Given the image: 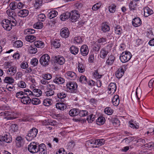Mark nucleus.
<instances>
[{"mask_svg": "<svg viewBox=\"0 0 154 154\" xmlns=\"http://www.w3.org/2000/svg\"><path fill=\"white\" fill-rule=\"evenodd\" d=\"M105 121V118L102 116H100L96 120V122L98 125H102L103 124Z\"/></svg>", "mask_w": 154, "mask_h": 154, "instance_id": "obj_40", "label": "nucleus"}, {"mask_svg": "<svg viewBox=\"0 0 154 154\" xmlns=\"http://www.w3.org/2000/svg\"><path fill=\"white\" fill-rule=\"evenodd\" d=\"M101 30L104 33L109 32L110 30V27L106 23H103L101 26Z\"/></svg>", "mask_w": 154, "mask_h": 154, "instance_id": "obj_23", "label": "nucleus"}, {"mask_svg": "<svg viewBox=\"0 0 154 154\" xmlns=\"http://www.w3.org/2000/svg\"><path fill=\"white\" fill-rule=\"evenodd\" d=\"M26 40L28 42H32L36 39V37L32 35H29L25 37Z\"/></svg>", "mask_w": 154, "mask_h": 154, "instance_id": "obj_36", "label": "nucleus"}, {"mask_svg": "<svg viewBox=\"0 0 154 154\" xmlns=\"http://www.w3.org/2000/svg\"><path fill=\"white\" fill-rule=\"evenodd\" d=\"M33 27L35 29H41L43 27V24L41 22L38 21L34 24Z\"/></svg>", "mask_w": 154, "mask_h": 154, "instance_id": "obj_44", "label": "nucleus"}, {"mask_svg": "<svg viewBox=\"0 0 154 154\" xmlns=\"http://www.w3.org/2000/svg\"><path fill=\"white\" fill-rule=\"evenodd\" d=\"M57 98L59 99H60V100L62 102L63 101L62 99L66 97L67 94L63 92H59L57 93Z\"/></svg>", "mask_w": 154, "mask_h": 154, "instance_id": "obj_39", "label": "nucleus"}, {"mask_svg": "<svg viewBox=\"0 0 154 154\" xmlns=\"http://www.w3.org/2000/svg\"><path fill=\"white\" fill-rule=\"evenodd\" d=\"M54 82L57 84H61L64 82V79L59 75H57L55 78L54 79Z\"/></svg>", "mask_w": 154, "mask_h": 154, "instance_id": "obj_21", "label": "nucleus"}, {"mask_svg": "<svg viewBox=\"0 0 154 154\" xmlns=\"http://www.w3.org/2000/svg\"><path fill=\"white\" fill-rule=\"evenodd\" d=\"M17 116V113L11 110L6 111L5 117L4 118L7 120H13L16 119Z\"/></svg>", "mask_w": 154, "mask_h": 154, "instance_id": "obj_8", "label": "nucleus"}, {"mask_svg": "<svg viewBox=\"0 0 154 154\" xmlns=\"http://www.w3.org/2000/svg\"><path fill=\"white\" fill-rule=\"evenodd\" d=\"M58 14L57 11L53 10L49 13L48 16L50 19H52L56 17Z\"/></svg>", "mask_w": 154, "mask_h": 154, "instance_id": "obj_42", "label": "nucleus"}, {"mask_svg": "<svg viewBox=\"0 0 154 154\" xmlns=\"http://www.w3.org/2000/svg\"><path fill=\"white\" fill-rule=\"evenodd\" d=\"M108 93L110 94L114 93L116 90V85L115 83H111L108 87Z\"/></svg>", "mask_w": 154, "mask_h": 154, "instance_id": "obj_12", "label": "nucleus"}, {"mask_svg": "<svg viewBox=\"0 0 154 154\" xmlns=\"http://www.w3.org/2000/svg\"><path fill=\"white\" fill-rule=\"evenodd\" d=\"M66 90L67 92L71 93H75L77 91L78 85L74 82H69L67 83Z\"/></svg>", "mask_w": 154, "mask_h": 154, "instance_id": "obj_3", "label": "nucleus"}, {"mask_svg": "<svg viewBox=\"0 0 154 154\" xmlns=\"http://www.w3.org/2000/svg\"><path fill=\"white\" fill-rule=\"evenodd\" d=\"M3 139H5L4 142L7 143H10L11 142L12 139L9 133H7L3 136Z\"/></svg>", "mask_w": 154, "mask_h": 154, "instance_id": "obj_38", "label": "nucleus"}, {"mask_svg": "<svg viewBox=\"0 0 154 154\" xmlns=\"http://www.w3.org/2000/svg\"><path fill=\"white\" fill-rule=\"evenodd\" d=\"M35 32L34 29H25L24 31V34L25 35H29L33 34Z\"/></svg>", "mask_w": 154, "mask_h": 154, "instance_id": "obj_49", "label": "nucleus"}, {"mask_svg": "<svg viewBox=\"0 0 154 154\" xmlns=\"http://www.w3.org/2000/svg\"><path fill=\"white\" fill-rule=\"evenodd\" d=\"M54 60L55 62L60 65H63L65 62L64 58L61 56L59 55L56 56Z\"/></svg>", "mask_w": 154, "mask_h": 154, "instance_id": "obj_17", "label": "nucleus"}, {"mask_svg": "<svg viewBox=\"0 0 154 154\" xmlns=\"http://www.w3.org/2000/svg\"><path fill=\"white\" fill-rule=\"evenodd\" d=\"M105 140L103 139L89 140L87 142L88 145H92L91 146L95 147H97L103 145L105 143Z\"/></svg>", "mask_w": 154, "mask_h": 154, "instance_id": "obj_2", "label": "nucleus"}, {"mask_svg": "<svg viewBox=\"0 0 154 154\" xmlns=\"http://www.w3.org/2000/svg\"><path fill=\"white\" fill-rule=\"evenodd\" d=\"M32 93L33 96L37 97L41 96L42 94V92L40 89H34L33 90Z\"/></svg>", "mask_w": 154, "mask_h": 154, "instance_id": "obj_34", "label": "nucleus"}, {"mask_svg": "<svg viewBox=\"0 0 154 154\" xmlns=\"http://www.w3.org/2000/svg\"><path fill=\"white\" fill-rule=\"evenodd\" d=\"M112 102L113 105L118 106L119 103V97L117 95H115L112 99Z\"/></svg>", "mask_w": 154, "mask_h": 154, "instance_id": "obj_27", "label": "nucleus"}, {"mask_svg": "<svg viewBox=\"0 0 154 154\" xmlns=\"http://www.w3.org/2000/svg\"><path fill=\"white\" fill-rule=\"evenodd\" d=\"M132 57V55L129 51H125L120 54L119 58L123 63H125L129 61Z\"/></svg>", "mask_w": 154, "mask_h": 154, "instance_id": "obj_4", "label": "nucleus"}, {"mask_svg": "<svg viewBox=\"0 0 154 154\" xmlns=\"http://www.w3.org/2000/svg\"><path fill=\"white\" fill-rule=\"evenodd\" d=\"M66 75H67L68 78L71 80H75L76 77V73L73 72L71 71H68L66 73Z\"/></svg>", "mask_w": 154, "mask_h": 154, "instance_id": "obj_19", "label": "nucleus"}, {"mask_svg": "<svg viewBox=\"0 0 154 154\" xmlns=\"http://www.w3.org/2000/svg\"><path fill=\"white\" fill-rule=\"evenodd\" d=\"M21 101L24 104H28L31 103V100L29 96H25L24 97L21 99Z\"/></svg>", "mask_w": 154, "mask_h": 154, "instance_id": "obj_28", "label": "nucleus"}, {"mask_svg": "<svg viewBox=\"0 0 154 154\" xmlns=\"http://www.w3.org/2000/svg\"><path fill=\"white\" fill-rule=\"evenodd\" d=\"M4 81L6 83L10 84L14 83V80L11 77H6L5 78Z\"/></svg>", "mask_w": 154, "mask_h": 154, "instance_id": "obj_41", "label": "nucleus"}, {"mask_svg": "<svg viewBox=\"0 0 154 154\" xmlns=\"http://www.w3.org/2000/svg\"><path fill=\"white\" fill-rule=\"evenodd\" d=\"M96 42L93 47L94 50L97 51H99L101 48L100 45L98 44Z\"/></svg>", "mask_w": 154, "mask_h": 154, "instance_id": "obj_63", "label": "nucleus"}, {"mask_svg": "<svg viewBox=\"0 0 154 154\" xmlns=\"http://www.w3.org/2000/svg\"><path fill=\"white\" fill-rule=\"evenodd\" d=\"M39 154H47V147L45 144L42 143L39 144L37 149Z\"/></svg>", "mask_w": 154, "mask_h": 154, "instance_id": "obj_10", "label": "nucleus"}, {"mask_svg": "<svg viewBox=\"0 0 154 154\" xmlns=\"http://www.w3.org/2000/svg\"><path fill=\"white\" fill-rule=\"evenodd\" d=\"M70 14V18L71 21L72 22L76 21L80 17V14L79 12L76 10L71 11Z\"/></svg>", "mask_w": 154, "mask_h": 154, "instance_id": "obj_9", "label": "nucleus"}, {"mask_svg": "<svg viewBox=\"0 0 154 154\" xmlns=\"http://www.w3.org/2000/svg\"><path fill=\"white\" fill-rule=\"evenodd\" d=\"M115 60V57L113 55H111L109 56L107 60L106 64L108 66H111L112 65Z\"/></svg>", "mask_w": 154, "mask_h": 154, "instance_id": "obj_20", "label": "nucleus"}, {"mask_svg": "<svg viewBox=\"0 0 154 154\" xmlns=\"http://www.w3.org/2000/svg\"><path fill=\"white\" fill-rule=\"evenodd\" d=\"M102 3L99 2L95 4L92 7V9L93 11H96L99 9L101 7Z\"/></svg>", "mask_w": 154, "mask_h": 154, "instance_id": "obj_46", "label": "nucleus"}, {"mask_svg": "<svg viewBox=\"0 0 154 154\" xmlns=\"http://www.w3.org/2000/svg\"><path fill=\"white\" fill-rule=\"evenodd\" d=\"M23 42L20 40H17L14 42L13 45L16 48H20L22 46Z\"/></svg>", "mask_w": 154, "mask_h": 154, "instance_id": "obj_48", "label": "nucleus"}, {"mask_svg": "<svg viewBox=\"0 0 154 154\" xmlns=\"http://www.w3.org/2000/svg\"><path fill=\"white\" fill-rule=\"evenodd\" d=\"M115 33L116 35H120L123 32L122 27L119 25H117L113 27Z\"/></svg>", "mask_w": 154, "mask_h": 154, "instance_id": "obj_26", "label": "nucleus"}, {"mask_svg": "<svg viewBox=\"0 0 154 154\" xmlns=\"http://www.w3.org/2000/svg\"><path fill=\"white\" fill-rule=\"evenodd\" d=\"M1 24L5 29L10 31L12 28V26H15L17 25V22L16 20L14 19L13 20L5 19L2 21Z\"/></svg>", "mask_w": 154, "mask_h": 154, "instance_id": "obj_1", "label": "nucleus"}, {"mask_svg": "<svg viewBox=\"0 0 154 154\" xmlns=\"http://www.w3.org/2000/svg\"><path fill=\"white\" fill-rule=\"evenodd\" d=\"M80 52L83 56H87L89 52V49L88 46L86 45H82L80 48Z\"/></svg>", "mask_w": 154, "mask_h": 154, "instance_id": "obj_15", "label": "nucleus"}, {"mask_svg": "<svg viewBox=\"0 0 154 154\" xmlns=\"http://www.w3.org/2000/svg\"><path fill=\"white\" fill-rule=\"evenodd\" d=\"M9 5L11 10H14L17 8V2H14L11 3Z\"/></svg>", "mask_w": 154, "mask_h": 154, "instance_id": "obj_55", "label": "nucleus"}, {"mask_svg": "<svg viewBox=\"0 0 154 154\" xmlns=\"http://www.w3.org/2000/svg\"><path fill=\"white\" fill-rule=\"evenodd\" d=\"M42 78L45 79L49 80L52 78V75L49 73H46L42 75Z\"/></svg>", "mask_w": 154, "mask_h": 154, "instance_id": "obj_60", "label": "nucleus"}, {"mask_svg": "<svg viewBox=\"0 0 154 154\" xmlns=\"http://www.w3.org/2000/svg\"><path fill=\"white\" fill-rule=\"evenodd\" d=\"M109 51L106 47H104L102 48L100 51V57L104 59L106 58L108 54L109 53Z\"/></svg>", "mask_w": 154, "mask_h": 154, "instance_id": "obj_14", "label": "nucleus"}, {"mask_svg": "<svg viewBox=\"0 0 154 154\" xmlns=\"http://www.w3.org/2000/svg\"><path fill=\"white\" fill-rule=\"evenodd\" d=\"M25 96L24 93L23 91H18L16 94V97L18 98L22 99Z\"/></svg>", "mask_w": 154, "mask_h": 154, "instance_id": "obj_56", "label": "nucleus"}, {"mask_svg": "<svg viewBox=\"0 0 154 154\" xmlns=\"http://www.w3.org/2000/svg\"><path fill=\"white\" fill-rule=\"evenodd\" d=\"M29 14V11L27 10L23 9L20 10L18 12V15L21 17H24L27 16Z\"/></svg>", "mask_w": 154, "mask_h": 154, "instance_id": "obj_29", "label": "nucleus"}, {"mask_svg": "<svg viewBox=\"0 0 154 154\" xmlns=\"http://www.w3.org/2000/svg\"><path fill=\"white\" fill-rule=\"evenodd\" d=\"M50 59L49 55L47 54H45L41 57L39 62L42 65L46 66L49 65L50 62Z\"/></svg>", "mask_w": 154, "mask_h": 154, "instance_id": "obj_5", "label": "nucleus"}, {"mask_svg": "<svg viewBox=\"0 0 154 154\" xmlns=\"http://www.w3.org/2000/svg\"><path fill=\"white\" fill-rule=\"evenodd\" d=\"M71 52L73 54L76 55L78 54L79 52V48L74 46H72L70 49Z\"/></svg>", "mask_w": 154, "mask_h": 154, "instance_id": "obj_43", "label": "nucleus"}, {"mask_svg": "<svg viewBox=\"0 0 154 154\" xmlns=\"http://www.w3.org/2000/svg\"><path fill=\"white\" fill-rule=\"evenodd\" d=\"M6 13L9 16V19L11 20H16L17 15L16 13L14 11H12L10 10L7 11Z\"/></svg>", "mask_w": 154, "mask_h": 154, "instance_id": "obj_16", "label": "nucleus"}, {"mask_svg": "<svg viewBox=\"0 0 154 154\" xmlns=\"http://www.w3.org/2000/svg\"><path fill=\"white\" fill-rule=\"evenodd\" d=\"M93 76L94 78L97 79H100L102 76V75L99 74L97 70L95 71Z\"/></svg>", "mask_w": 154, "mask_h": 154, "instance_id": "obj_64", "label": "nucleus"}, {"mask_svg": "<svg viewBox=\"0 0 154 154\" xmlns=\"http://www.w3.org/2000/svg\"><path fill=\"white\" fill-rule=\"evenodd\" d=\"M8 69L7 73L9 76H14L17 72V68L14 66L8 67Z\"/></svg>", "mask_w": 154, "mask_h": 154, "instance_id": "obj_13", "label": "nucleus"}, {"mask_svg": "<svg viewBox=\"0 0 154 154\" xmlns=\"http://www.w3.org/2000/svg\"><path fill=\"white\" fill-rule=\"evenodd\" d=\"M16 146L18 147H21L23 146V139L20 136L17 137L16 139Z\"/></svg>", "mask_w": 154, "mask_h": 154, "instance_id": "obj_25", "label": "nucleus"}, {"mask_svg": "<svg viewBox=\"0 0 154 154\" xmlns=\"http://www.w3.org/2000/svg\"><path fill=\"white\" fill-rule=\"evenodd\" d=\"M87 119L89 123H91L95 120V115L91 114L87 117Z\"/></svg>", "mask_w": 154, "mask_h": 154, "instance_id": "obj_57", "label": "nucleus"}, {"mask_svg": "<svg viewBox=\"0 0 154 154\" xmlns=\"http://www.w3.org/2000/svg\"><path fill=\"white\" fill-rule=\"evenodd\" d=\"M24 91L25 95H26L27 96H33V93H32V91H31L28 89H24Z\"/></svg>", "mask_w": 154, "mask_h": 154, "instance_id": "obj_61", "label": "nucleus"}, {"mask_svg": "<svg viewBox=\"0 0 154 154\" xmlns=\"http://www.w3.org/2000/svg\"><path fill=\"white\" fill-rule=\"evenodd\" d=\"M132 24L133 26L137 27L140 26L141 24V20L139 17H136L132 21Z\"/></svg>", "mask_w": 154, "mask_h": 154, "instance_id": "obj_22", "label": "nucleus"}, {"mask_svg": "<svg viewBox=\"0 0 154 154\" xmlns=\"http://www.w3.org/2000/svg\"><path fill=\"white\" fill-rule=\"evenodd\" d=\"M37 51V48L34 45H30L28 48V51L31 54H35Z\"/></svg>", "mask_w": 154, "mask_h": 154, "instance_id": "obj_32", "label": "nucleus"}, {"mask_svg": "<svg viewBox=\"0 0 154 154\" xmlns=\"http://www.w3.org/2000/svg\"><path fill=\"white\" fill-rule=\"evenodd\" d=\"M78 69L79 72L82 73L85 71V68L84 65L81 63H79L78 64Z\"/></svg>", "mask_w": 154, "mask_h": 154, "instance_id": "obj_54", "label": "nucleus"}, {"mask_svg": "<svg viewBox=\"0 0 154 154\" xmlns=\"http://www.w3.org/2000/svg\"><path fill=\"white\" fill-rule=\"evenodd\" d=\"M34 45L36 48H42L44 47L45 44L42 41L38 40L34 42Z\"/></svg>", "mask_w": 154, "mask_h": 154, "instance_id": "obj_31", "label": "nucleus"}, {"mask_svg": "<svg viewBox=\"0 0 154 154\" xmlns=\"http://www.w3.org/2000/svg\"><path fill=\"white\" fill-rule=\"evenodd\" d=\"M78 115L81 117H84L88 115V112L87 110H80L79 109Z\"/></svg>", "mask_w": 154, "mask_h": 154, "instance_id": "obj_51", "label": "nucleus"}, {"mask_svg": "<svg viewBox=\"0 0 154 154\" xmlns=\"http://www.w3.org/2000/svg\"><path fill=\"white\" fill-rule=\"evenodd\" d=\"M144 15L146 17H148L150 15L152 14L153 13V10L149 8L148 7H146L144 8Z\"/></svg>", "mask_w": 154, "mask_h": 154, "instance_id": "obj_18", "label": "nucleus"}, {"mask_svg": "<svg viewBox=\"0 0 154 154\" xmlns=\"http://www.w3.org/2000/svg\"><path fill=\"white\" fill-rule=\"evenodd\" d=\"M60 34L62 38H67L69 36L70 32L68 28L65 27L61 29Z\"/></svg>", "mask_w": 154, "mask_h": 154, "instance_id": "obj_11", "label": "nucleus"}, {"mask_svg": "<svg viewBox=\"0 0 154 154\" xmlns=\"http://www.w3.org/2000/svg\"><path fill=\"white\" fill-rule=\"evenodd\" d=\"M31 102L33 105H38L41 103L40 100L39 99L36 98H32Z\"/></svg>", "mask_w": 154, "mask_h": 154, "instance_id": "obj_58", "label": "nucleus"}, {"mask_svg": "<svg viewBox=\"0 0 154 154\" xmlns=\"http://www.w3.org/2000/svg\"><path fill=\"white\" fill-rule=\"evenodd\" d=\"M78 109H72L69 111V114L71 116H75L78 115Z\"/></svg>", "mask_w": 154, "mask_h": 154, "instance_id": "obj_35", "label": "nucleus"}, {"mask_svg": "<svg viewBox=\"0 0 154 154\" xmlns=\"http://www.w3.org/2000/svg\"><path fill=\"white\" fill-rule=\"evenodd\" d=\"M116 10V6L114 4H112L109 6V11L110 13H114Z\"/></svg>", "mask_w": 154, "mask_h": 154, "instance_id": "obj_62", "label": "nucleus"}, {"mask_svg": "<svg viewBox=\"0 0 154 154\" xmlns=\"http://www.w3.org/2000/svg\"><path fill=\"white\" fill-rule=\"evenodd\" d=\"M51 45L53 46L55 48H59L60 46V44L59 40L55 39L51 40Z\"/></svg>", "mask_w": 154, "mask_h": 154, "instance_id": "obj_33", "label": "nucleus"}, {"mask_svg": "<svg viewBox=\"0 0 154 154\" xmlns=\"http://www.w3.org/2000/svg\"><path fill=\"white\" fill-rule=\"evenodd\" d=\"M104 112L108 115H111L113 112V110L110 107H107L105 108Z\"/></svg>", "mask_w": 154, "mask_h": 154, "instance_id": "obj_52", "label": "nucleus"}, {"mask_svg": "<svg viewBox=\"0 0 154 154\" xmlns=\"http://www.w3.org/2000/svg\"><path fill=\"white\" fill-rule=\"evenodd\" d=\"M106 40L107 39L106 38H104L102 37L101 38H100L98 39L97 40L96 42L101 45L105 44H106L107 43Z\"/></svg>", "mask_w": 154, "mask_h": 154, "instance_id": "obj_45", "label": "nucleus"}, {"mask_svg": "<svg viewBox=\"0 0 154 154\" xmlns=\"http://www.w3.org/2000/svg\"><path fill=\"white\" fill-rule=\"evenodd\" d=\"M137 1L133 0L130 2L129 4V8L131 10H134L137 6Z\"/></svg>", "mask_w": 154, "mask_h": 154, "instance_id": "obj_37", "label": "nucleus"}, {"mask_svg": "<svg viewBox=\"0 0 154 154\" xmlns=\"http://www.w3.org/2000/svg\"><path fill=\"white\" fill-rule=\"evenodd\" d=\"M38 19L39 21H44L45 19V15L43 14L38 15Z\"/></svg>", "mask_w": 154, "mask_h": 154, "instance_id": "obj_59", "label": "nucleus"}, {"mask_svg": "<svg viewBox=\"0 0 154 154\" xmlns=\"http://www.w3.org/2000/svg\"><path fill=\"white\" fill-rule=\"evenodd\" d=\"M124 74V72H123V71H122L119 69L117 70L116 72V76L117 78L119 79L122 77Z\"/></svg>", "mask_w": 154, "mask_h": 154, "instance_id": "obj_50", "label": "nucleus"}, {"mask_svg": "<svg viewBox=\"0 0 154 154\" xmlns=\"http://www.w3.org/2000/svg\"><path fill=\"white\" fill-rule=\"evenodd\" d=\"M38 132V129L35 128H33L29 131L26 137V139L28 141L32 140L36 137Z\"/></svg>", "mask_w": 154, "mask_h": 154, "instance_id": "obj_6", "label": "nucleus"}, {"mask_svg": "<svg viewBox=\"0 0 154 154\" xmlns=\"http://www.w3.org/2000/svg\"><path fill=\"white\" fill-rule=\"evenodd\" d=\"M42 0H35L34 3V7L36 9L40 8L42 5Z\"/></svg>", "mask_w": 154, "mask_h": 154, "instance_id": "obj_47", "label": "nucleus"}, {"mask_svg": "<svg viewBox=\"0 0 154 154\" xmlns=\"http://www.w3.org/2000/svg\"><path fill=\"white\" fill-rule=\"evenodd\" d=\"M39 143L32 142L30 143L28 146V151L32 153L38 152L37 149Z\"/></svg>", "mask_w": 154, "mask_h": 154, "instance_id": "obj_7", "label": "nucleus"}, {"mask_svg": "<svg viewBox=\"0 0 154 154\" xmlns=\"http://www.w3.org/2000/svg\"><path fill=\"white\" fill-rule=\"evenodd\" d=\"M56 106L57 109L62 111L64 110L67 107L66 105L63 103H57L56 104Z\"/></svg>", "mask_w": 154, "mask_h": 154, "instance_id": "obj_24", "label": "nucleus"}, {"mask_svg": "<svg viewBox=\"0 0 154 154\" xmlns=\"http://www.w3.org/2000/svg\"><path fill=\"white\" fill-rule=\"evenodd\" d=\"M52 101L50 99H46L43 101V105L46 106H49L52 104Z\"/></svg>", "mask_w": 154, "mask_h": 154, "instance_id": "obj_53", "label": "nucleus"}, {"mask_svg": "<svg viewBox=\"0 0 154 154\" xmlns=\"http://www.w3.org/2000/svg\"><path fill=\"white\" fill-rule=\"evenodd\" d=\"M70 17V12H67L61 14L60 16V18L61 20L64 21L69 18Z\"/></svg>", "mask_w": 154, "mask_h": 154, "instance_id": "obj_30", "label": "nucleus"}]
</instances>
